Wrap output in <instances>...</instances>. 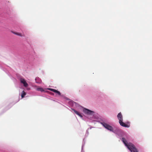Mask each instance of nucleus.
I'll return each instance as SVG.
<instances>
[{
    "mask_svg": "<svg viewBox=\"0 0 152 152\" xmlns=\"http://www.w3.org/2000/svg\"><path fill=\"white\" fill-rule=\"evenodd\" d=\"M122 140L123 143L132 152H138L137 149L136 148L134 145L131 143H127L125 139L122 138Z\"/></svg>",
    "mask_w": 152,
    "mask_h": 152,
    "instance_id": "f257e3e1",
    "label": "nucleus"
},
{
    "mask_svg": "<svg viewBox=\"0 0 152 152\" xmlns=\"http://www.w3.org/2000/svg\"><path fill=\"white\" fill-rule=\"evenodd\" d=\"M117 116L119 120V123L121 126L127 128H128L130 126L129 124H126L123 122V116L121 112L118 114Z\"/></svg>",
    "mask_w": 152,
    "mask_h": 152,
    "instance_id": "f03ea898",
    "label": "nucleus"
},
{
    "mask_svg": "<svg viewBox=\"0 0 152 152\" xmlns=\"http://www.w3.org/2000/svg\"><path fill=\"white\" fill-rule=\"evenodd\" d=\"M102 125L103 126L107 129L110 130V131H113V127L111 126H110L108 124H107L105 123H103L102 124Z\"/></svg>",
    "mask_w": 152,
    "mask_h": 152,
    "instance_id": "7ed1b4c3",
    "label": "nucleus"
},
{
    "mask_svg": "<svg viewBox=\"0 0 152 152\" xmlns=\"http://www.w3.org/2000/svg\"><path fill=\"white\" fill-rule=\"evenodd\" d=\"M20 82L23 84V86L26 87H27L28 85L27 83L26 82L25 80L22 78H21L20 79Z\"/></svg>",
    "mask_w": 152,
    "mask_h": 152,
    "instance_id": "20e7f679",
    "label": "nucleus"
},
{
    "mask_svg": "<svg viewBox=\"0 0 152 152\" xmlns=\"http://www.w3.org/2000/svg\"><path fill=\"white\" fill-rule=\"evenodd\" d=\"M83 111L85 114L88 115H91L92 114V113L93 112V111H91V110L87 109H83Z\"/></svg>",
    "mask_w": 152,
    "mask_h": 152,
    "instance_id": "39448f33",
    "label": "nucleus"
},
{
    "mask_svg": "<svg viewBox=\"0 0 152 152\" xmlns=\"http://www.w3.org/2000/svg\"><path fill=\"white\" fill-rule=\"evenodd\" d=\"M48 89L51 91H52L53 92L55 93H57L59 95H61V93L59 91L56 90L51 88H49Z\"/></svg>",
    "mask_w": 152,
    "mask_h": 152,
    "instance_id": "423d86ee",
    "label": "nucleus"
},
{
    "mask_svg": "<svg viewBox=\"0 0 152 152\" xmlns=\"http://www.w3.org/2000/svg\"><path fill=\"white\" fill-rule=\"evenodd\" d=\"M12 32L14 34H16V35L19 36L20 37H25V35L24 34H22L21 33H18V32H15L13 31H12Z\"/></svg>",
    "mask_w": 152,
    "mask_h": 152,
    "instance_id": "0eeeda50",
    "label": "nucleus"
},
{
    "mask_svg": "<svg viewBox=\"0 0 152 152\" xmlns=\"http://www.w3.org/2000/svg\"><path fill=\"white\" fill-rule=\"evenodd\" d=\"M72 110H73L76 114L78 115L79 116H80L81 117H83V116L79 112H78V111H76V110H75V109H72Z\"/></svg>",
    "mask_w": 152,
    "mask_h": 152,
    "instance_id": "6e6552de",
    "label": "nucleus"
},
{
    "mask_svg": "<svg viewBox=\"0 0 152 152\" xmlns=\"http://www.w3.org/2000/svg\"><path fill=\"white\" fill-rule=\"evenodd\" d=\"M37 90L38 91H39L41 92H42L44 91V90L43 88H37Z\"/></svg>",
    "mask_w": 152,
    "mask_h": 152,
    "instance_id": "1a4fd4ad",
    "label": "nucleus"
},
{
    "mask_svg": "<svg viewBox=\"0 0 152 152\" xmlns=\"http://www.w3.org/2000/svg\"><path fill=\"white\" fill-rule=\"evenodd\" d=\"M26 93L25 92V91H23L22 92V94L21 95V96L22 98H23L26 95Z\"/></svg>",
    "mask_w": 152,
    "mask_h": 152,
    "instance_id": "9d476101",
    "label": "nucleus"
}]
</instances>
